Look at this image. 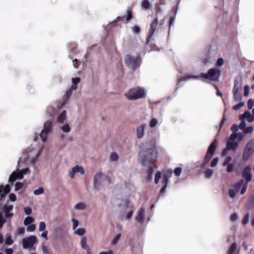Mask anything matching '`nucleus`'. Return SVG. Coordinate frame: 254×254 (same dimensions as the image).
<instances>
[{"instance_id": "56", "label": "nucleus", "mask_w": 254, "mask_h": 254, "mask_svg": "<svg viewBox=\"0 0 254 254\" xmlns=\"http://www.w3.org/2000/svg\"><path fill=\"white\" fill-rule=\"evenodd\" d=\"M24 212L26 215H30L32 213V209L30 207H25L24 209Z\"/></svg>"}, {"instance_id": "44", "label": "nucleus", "mask_w": 254, "mask_h": 254, "mask_svg": "<svg viewBox=\"0 0 254 254\" xmlns=\"http://www.w3.org/2000/svg\"><path fill=\"white\" fill-rule=\"evenodd\" d=\"M254 130V127H247L246 128L244 131V133L245 134H248V133H251Z\"/></svg>"}, {"instance_id": "51", "label": "nucleus", "mask_w": 254, "mask_h": 254, "mask_svg": "<svg viewBox=\"0 0 254 254\" xmlns=\"http://www.w3.org/2000/svg\"><path fill=\"white\" fill-rule=\"evenodd\" d=\"M238 134L236 132H233L230 136L229 140L231 141H235L237 138Z\"/></svg>"}, {"instance_id": "4", "label": "nucleus", "mask_w": 254, "mask_h": 254, "mask_svg": "<svg viewBox=\"0 0 254 254\" xmlns=\"http://www.w3.org/2000/svg\"><path fill=\"white\" fill-rule=\"evenodd\" d=\"M37 240V238L35 236H30L23 239V248L25 249L31 248L36 243Z\"/></svg>"}, {"instance_id": "59", "label": "nucleus", "mask_w": 254, "mask_h": 254, "mask_svg": "<svg viewBox=\"0 0 254 254\" xmlns=\"http://www.w3.org/2000/svg\"><path fill=\"white\" fill-rule=\"evenodd\" d=\"M232 160V158L230 156H227L224 162V163H223V165L224 166H226L227 164H230V162H231V161Z\"/></svg>"}, {"instance_id": "14", "label": "nucleus", "mask_w": 254, "mask_h": 254, "mask_svg": "<svg viewBox=\"0 0 254 254\" xmlns=\"http://www.w3.org/2000/svg\"><path fill=\"white\" fill-rule=\"evenodd\" d=\"M127 15L123 16H118L117 18V20H121L125 22L126 23H127L132 18V15L131 10L127 9Z\"/></svg>"}, {"instance_id": "23", "label": "nucleus", "mask_w": 254, "mask_h": 254, "mask_svg": "<svg viewBox=\"0 0 254 254\" xmlns=\"http://www.w3.org/2000/svg\"><path fill=\"white\" fill-rule=\"evenodd\" d=\"M244 184V181L243 179L240 180L238 182L235 184L233 186L236 192H238L242 186Z\"/></svg>"}, {"instance_id": "39", "label": "nucleus", "mask_w": 254, "mask_h": 254, "mask_svg": "<svg viewBox=\"0 0 254 254\" xmlns=\"http://www.w3.org/2000/svg\"><path fill=\"white\" fill-rule=\"evenodd\" d=\"M244 106V103L241 102L233 107L234 110H237Z\"/></svg>"}, {"instance_id": "48", "label": "nucleus", "mask_w": 254, "mask_h": 254, "mask_svg": "<svg viewBox=\"0 0 254 254\" xmlns=\"http://www.w3.org/2000/svg\"><path fill=\"white\" fill-rule=\"evenodd\" d=\"M72 221L73 223L72 228L73 230H74L77 227V226L79 224V222L77 220H76V219H74V218L72 219Z\"/></svg>"}, {"instance_id": "22", "label": "nucleus", "mask_w": 254, "mask_h": 254, "mask_svg": "<svg viewBox=\"0 0 254 254\" xmlns=\"http://www.w3.org/2000/svg\"><path fill=\"white\" fill-rule=\"evenodd\" d=\"M65 119H66V111H63L58 116L57 122L60 123H63Z\"/></svg>"}, {"instance_id": "19", "label": "nucleus", "mask_w": 254, "mask_h": 254, "mask_svg": "<svg viewBox=\"0 0 254 254\" xmlns=\"http://www.w3.org/2000/svg\"><path fill=\"white\" fill-rule=\"evenodd\" d=\"M238 143L235 141L228 140L227 143V147L228 150H234L237 148Z\"/></svg>"}, {"instance_id": "36", "label": "nucleus", "mask_w": 254, "mask_h": 254, "mask_svg": "<svg viewBox=\"0 0 254 254\" xmlns=\"http://www.w3.org/2000/svg\"><path fill=\"white\" fill-rule=\"evenodd\" d=\"M44 191V189L42 187H40L38 189L34 190V194L36 195H38L43 193Z\"/></svg>"}, {"instance_id": "30", "label": "nucleus", "mask_w": 254, "mask_h": 254, "mask_svg": "<svg viewBox=\"0 0 254 254\" xmlns=\"http://www.w3.org/2000/svg\"><path fill=\"white\" fill-rule=\"evenodd\" d=\"M237 249L236 243H233L230 247L228 254H234Z\"/></svg>"}, {"instance_id": "26", "label": "nucleus", "mask_w": 254, "mask_h": 254, "mask_svg": "<svg viewBox=\"0 0 254 254\" xmlns=\"http://www.w3.org/2000/svg\"><path fill=\"white\" fill-rule=\"evenodd\" d=\"M86 207V205L83 202H78L74 206V208L78 210H84Z\"/></svg>"}, {"instance_id": "47", "label": "nucleus", "mask_w": 254, "mask_h": 254, "mask_svg": "<svg viewBox=\"0 0 254 254\" xmlns=\"http://www.w3.org/2000/svg\"><path fill=\"white\" fill-rule=\"evenodd\" d=\"M62 129L64 132H68L70 131V127L68 124H65L62 127Z\"/></svg>"}, {"instance_id": "41", "label": "nucleus", "mask_w": 254, "mask_h": 254, "mask_svg": "<svg viewBox=\"0 0 254 254\" xmlns=\"http://www.w3.org/2000/svg\"><path fill=\"white\" fill-rule=\"evenodd\" d=\"M36 229V225L35 224H31L28 226L26 228V230L28 232H33Z\"/></svg>"}, {"instance_id": "33", "label": "nucleus", "mask_w": 254, "mask_h": 254, "mask_svg": "<svg viewBox=\"0 0 254 254\" xmlns=\"http://www.w3.org/2000/svg\"><path fill=\"white\" fill-rule=\"evenodd\" d=\"M121 236V234L120 233L116 235L113 238V239L111 241V244L112 245H116L120 240Z\"/></svg>"}, {"instance_id": "38", "label": "nucleus", "mask_w": 254, "mask_h": 254, "mask_svg": "<svg viewBox=\"0 0 254 254\" xmlns=\"http://www.w3.org/2000/svg\"><path fill=\"white\" fill-rule=\"evenodd\" d=\"M142 6L145 9H148L150 6V4L148 0H143L142 2Z\"/></svg>"}, {"instance_id": "24", "label": "nucleus", "mask_w": 254, "mask_h": 254, "mask_svg": "<svg viewBox=\"0 0 254 254\" xmlns=\"http://www.w3.org/2000/svg\"><path fill=\"white\" fill-rule=\"evenodd\" d=\"M86 243H87L86 237L85 236L82 237L81 239L80 244H81V247L83 249L85 250V249L89 248L88 246L87 245Z\"/></svg>"}, {"instance_id": "53", "label": "nucleus", "mask_w": 254, "mask_h": 254, "mask_svg": "<svg viewBox=\"0 0 254 254\" xmlns=\"http://www.w3.org/2000/svg\"><path fill=\"white\" fill-rule=\"evenodd\" d=\"M218 158L217 157H215L214 158L212 161H211V167H215L218 163Z\"/></svg>"}, {"instance_id": "2", "label": "nucleus", "mask_w": 254, "mask_h": 254, "mask_svg": "<svg viewBox=\"0 0 254 254\" xmlns=\"http://www.w3.org/2000/svg\"><path fill=\"white\" fill-rule=\"evenodd\" d=\"M157 157V153L153 148L149 149L146 154L141 160V163L142 165L145 166L149 162H152L156 160Z\"/></svg>"}, {"instance_id": "45", "label": "nucleus", "mask_w": 254, "mask_h": 254, "mask_svg": "<svg viewBox=\"0 0 254 254\" xmlns=\"http://www.w3.org/2000/svg\"><path fill=\"white\" fill-rule=\"evenodd\" d=\"M23 186V184L21 182H17L15 185V190H18L21 189Z\"/></svg>"}, {"instance_id": "10", "label": "nucleus", "mask_w": 254, "mask_h": 254, "mask_svg": "<svg viewBox=\"0 0 254 254\" xmlns=\"http://www.w3.org/2000/svg\"><path fill=\"white\" fill-rule=\"evenodd\" d=\"M125 60L126 64H140L141 62L139 56L133 57L129 54L126 56Z\"/></svg>"}, {"instance_id": "42", "label": "nucleus", "mask_w": 254, "mask_h": 254, "mask_svg": "<svg viewBox=\"0 0 254 254\" xmlns=\"http://www.w3.org/2000/svg\"><path fill=\"white\" fill-rule=\"evenodd\" d=\"M213 174V171L211 169H208L205 172V176L207 178H210Z\"/></svg>"}, {"instance_id": "29", "label": "nucleus", "mask_w": 254, "mask_h": 254, "mask_svg": "<svg viewBox=\"0 0 254 254\" xmlns=\"http://www.w3.org/2000/svg\"><path fill=\"white\" fill-rule=\"evenodd\" d=\"M73 169L75 171V173H77V172H79L81 175H83L84 174V169L81 166H79L78 165H76L73 167Z\"/></svg>"}, {"instance_id": "43", "label": "nucleus", "mask_w": 254, "mask_h": 254, "mask_svg": "<svg viewBox=\"0 0 254 254\" xmlns=\"http://www.w3.org/2000/svg\"><path fill=\"white\" fill-rule=\"evenodd\" d=\"M158 123V121L156 119L153 118L150 122V127H154Z\"/></svg>"}, {"instance_id": "27", "label": "nucleus", "mask_w": 254, "mask_h": 254, "mask_svg": "<svg viewBox=\"0 0 254 254\" xmlns=\"http://www.w3.org/2000/svg\"><path fill=\"white\" fill-rule=\"evenodd\" d=\"M245 147H248L249 150L253 153L254 151V140H251Z\"/></svg>"}, {"instance_id": "60", "label": "nucleus", "mask_w": 254, "mask_h": 254, "mask_svg": "<svg viewBox=\"0 0 254 254\" xmlns=\"http://www.w3.org/2000/svg\"><path fill=\"white\" fill-rule=\"evenodd\" d=\"M254 102L252 99H249L248 101L247 105L249 109H252L254 106Z\"/></svg>"}, {"instance_id": "40", "label": "nucleus", "mask_w": 254, "mask_h": 254, "mask_svg": "<svg viewBox=\"0 0 254 254\" xmlns=\"http://www.w3.org/2000/svg\"><path fill=\"white\" fill-rule=\"evenodd\" d=\"M131 29L134 34H138L140 31L139 27L136 25L132 27Z\"/></svg>"}, {"instance_id": "61", "label": "nucleus", "mask_w": 254, "mask_h": 254, "mask_svg": "<svg viewBox=\"0 0 254 254\" xmlns=\"http://www.w3.org/2000/svg\"><path fill=\"white\" fill-rule=\"evenodd\" d=\"M9 199L11 201H15L16 199V196L15 194L11 193L9 195Z\"/></svg>"}, {"instance_id": "16", "label": "nucleus", "mask_w": 254, "mask_h": 254, "mask_svg": "<svg viewBox=\"0 0 254 254\" xmlns=\"http://www.w3.org/2000/svg\"><path fill=\"white\" fill-rule=\"evenodd\" d=\"M145 126V124H142L140 126L137 127L136 134L137 137L138 139L142 138L144 135Z\"/></svg>"}, {"instance_id": "25", "label": "nucleus", "mask_w": 254, "mask_h": 254, "mask_svg": "<svg viewBox=\"0 0 254 254\" xmlns=\"http://www.w3.org/2000/svg\"><path fill=\"white\" fill-rule=\"evenodd\" d=\"M80 79L79 77L72 78V85L71 87L73 89H76L77 84L80 82Z\"/></svg>"}, {"instance_id": "18", "label": "nucleus", "mask_w": 254, "mask_h": 254, "mask_svg": "<svg viewBox=\"0 0 254 254\" xmlns=\"http://www.w3.org/2000/svg\"><path fill=\"white\" fill-rule=\"evenodd\" d=\"M157 166L156 165H154L153 167H152V166L149 167V171L148 172V177L147 178V180L149 182L151 181L153 179V172H154V169H157Z\"/></svg>"}, {"instance_id": "63", "label": "nucleus", "mask_w": 254, "mask_h": 254, "mask_svg": "<svg viewBox=\"0 0 254 254\" xmlns=\"http://www.w3.org/2000/svg\"><path fill=\"white\" fill-rule=\"evenodd\" d=\"M238 214L237 213H234L231 216V220L233 221H235L238 220Z\"/></svg>"}, {"instance_id": "55", "label": "nucleus", "mask_w": 254, "mask_h": 254, "mask_svg": "<svg viewBox=\"0 0 254 254\" xmlns=\"http://www.w3.org/2000/svg\"><path fill=\"white\" fill-rule=\"evenodd\" d=\"M133 213V211L132 210H130L128 211L126 215V219L129 220L132 216Z\"/></svg>"}, {"instance_id": "21", "label": "nucleus", "mask_w": 254, "mask_h": 254, "mask_svg": "<svg viewBox=\"0 0 254 254\" xmlns=\"http://www.w3.org/2000/svg\"><path fill=\"white\" fill-rule=\"evenodd\" d=\"M239 90L238 88H233V89L234 98L236 101H239L242 99V96L239 92Z\"/></svg>"}, {"instance_id": "54", "label": "nucleus", "mask_w": 254, "mask_h": 254, "mask_svg": "<svg viewBox=\"0 0 254 254\" xmlns=\"http://www.w3.org/2000/svg\"><path fill=\"white\" fill-rule=\"evenodd\" d=\"M249 220V214L248 213L246 214L243 220L242 223L243 224H247Z\"/></svg>"}, {"instance_id": "28", "label": "nucleus", "mask_w": 254, "mask_h": 254, "mask_svg": "<svg viewBox=\"0 0 254 254\" xmlns=\"http://www.w3.org/2000/svg\"><path fill=\"white\" fill-rule=\"evenodd\" d=\"M242 81L241 79L236 78L234 82V87L233 88H238L240 89L242 87Z\"/></svg>"}, {"instance_id": "20", "label": "nucleus", "mask_w": 254, "mask_h": 254, "mask_svg": "<svg viewBox=\"0 0 254 254\" xmlns=\"http://www.w3.org/2000/svg\"><path fill=\"white\" fill-rule=\"evenodd\" d=\"M248 147H245L243 154V159L245 161L248 160L251 157L252 152L249 150Z\"/></svg>"}, {"instance_id": "1", "label": "nucleus", "mask_w": 254, "mask_h": 254, "mask_svg": "<svg viewBox=\"0 0 254 254\" xmlns=\"http://www.w3.org/2000/svg\"><path fill=\"white\" fill-rule=\"evenodd\" d=\"M145 95L144 89L138 87L130 89L125 96L128 99L135 100L143 97Z\"/></svg>"}, {"instance_id": "49", "label": "nucleus", "mask_w": 254, "mask_h": 254, "mask_svg": "<svg viewBox=\"0 0 254 254\" xmlns=\"http://www.w3.org/2000/svg\"><path fill=\"white\" fill-rule=\"evenodd\" d=\"M248 183H244V184L243 185V188L240 191V193L241 194H244L246 192L247 187H248Z\"/></svg>"}, {"instance_id": "34", "label": "nucleus", "mask_w": 254, "mask_h": 254, "mask_svg": "<svg viewBox=\"0 0 254 254\" xmlns=\"http://www.w3.org/2000/svg\"><path fill=\"white\" fill-rule=\"evenodd\" d=\"M119 159V156H118V155L115 153V152H113L110 155V160L111 161H116L118 160Z\"/></svg>"}, {"instance_id": "31", "label": "nucleus", "mask_w": 254, "mask_h": 254, "mask_svg": "<svg viewBox=\"0 0 254 254\" xmlns=\"http://www.w3.org/2000/svg\"><path fill=\"white\" fill-rule=\"evenodd\" d=\"M34 221V219L31 216L26 217L24 220L25 225H28L32 223Z\"/></svg>"}, {"instance_id": "12", "label": "nucleus", "mask_w": 254, "mask_h": 254, "mask_svg": "<svg viewBox=\"0 0 254 254\" xmlns=\"http://www.w3.org/2000/svg\"><path fill=\"white\" fill-rule=\"evenodd\" d=\"M13 209V205L11 204H9L8 202H6V204L4 205L3 207V211L4 213L5 216L9 219H11L13 214L12 213H10V211Z\"/></svg>"}, {"instance_id": "7", "label": "nucleus", "mask_w": 254, "mask_h": 254, "mask_svg": "<svg viewBox=\"0 0 254 254\" xmlns=\"http://www.w3.org/2000/svg\"><path fill=\"white\" fill-rule=\"evenodd\" d=\"M158 25V18L155 17L150 25V28L149 30L147 37L146 38V43L148 44L152 38L154 32L156 30Z\"/></svg>"}, {"instance_id": "6", "label": "nucleus", "mask_w": 254, "mask_h": 254, "mask_svg": "<svg viewBox=\"0 0 254 254\" xmlns=\"http://www.w3.org/2000/svg\"><path fill=\"white\" fill-rule=\"evenodd\" d=\"M219 71L217 69L211 68L209 70L207 73L203 74L202 76L210 80H216L219 77Z\"/></svg>"}, {"instance_id": "37", "label": "nucleus", "mask_w": 254, "mask_h": 254, "mask_svg": "<svg viewBox=\"0 0 254 254\" xmlns=\"http://www.w3.org/2000/svg\"><path fill=\"white\" fill-rule=\"evenodd\" d=\"M46 224L44 222H40L39 226V230L40 232L45 231Z\"/></svg>"}, {"instance_id": "32", "label": "nucleus", "mask_w": 254, "mask_h": 254, "mask_svg": "<svg viewBox=\"0 0 254 254\" xmlns=\"http://www.w3.org/2000/svg\"><path fill=\"white\" fill-rule=\"evenodd\" d=\"M17 174L16 172H13L9 177V182H13L17 179Z\"/></svg>"}, {"instance_id": "50", "label": "nucleus", "mask_w": 254, "mask_h": 254, "mask_svg": "<svg viewBox=\"0 0 254 254\" xmlns=\"http://www.w3.org/2000/svg\"><path fill=\"white\" fill-rule=\"evenodd\" d=\"M42 252L44 254H51L49 252V249L45 245H42Z\"/></svg>"}, {"instance_id": "64", "label": "nucleus", "mask_w": 254, "mask_h": 254, "mask_svg": "<svg viewBox=\"0 0 254 254\" xmlns=\"http://www.w3.org/2000/svg\"><path fill=\"white\" fill-rule=\"evenodd\" d=\"M229 195L230 197L234 198L236 195V192L233 190H230L229 191Z\"/></svg>"}, {"instance_id": "58", "label": "nucleus", "mask_w": 254, "mask_h": 254, "mask_svg": "<svg viewBox=\"0 0 254 254\" xmlns=\"http://www.w3.org/2000/svg\"><path fill=\"white\" fill-rule=\"evenodd\" d=\"M74 90V89H72V87H70L68 90H67L65 93V96L67 98H69L70 96L71 95L73 90Z\"/></svg>"}, {"instance_id": "8", "label": "nucleus", "mask_w": 254, "mask_h": 254, "mask_svg": "<svg viewBox=\"0 0 254 254\" xmlns=\"http://www.w3.org/2000/svg\"><path fill=\"white\" fill-rule=\"evenodd\" d=\"M163 173L164 185L160 190V192H163L165 191L169 182V179L172 174V172L170 170L168 169L163 171Z\"/></svg>"}, {"instance_id": "13", "label": "nucleus", "mask_w": 254, "mask_h": 254, "mask_svg": "<svg viewBox=\"0 0 254 254\" xmlns=\"http://www.w3.org/2000/svg\"><path fill=\"white\" fill-rule=\"evenodd\" d=\"M10 188L9 185H6L4 187L3 185H0V200H2L5 195L10 192Z\"/></svg>"}, {"instance_id": "9", "label": "nucleus", "mask_w": 254, "mask_h": 254, "mask_svg": "<svg viewBox=\"0 0 254 254\" xmlns=\"http://www.w3.org/2000/svg\"><path fill=\"white\" fill-rule=\"evenodd\" d=\"M242 177L245 179V182L249 183L252 180V175L251 174V168L250 166H246L242 172Z\"/></svg>"}, {"instance_id": "17", "label": "nucleus", "mask_w": 254, "mask_h": 254, "mask_svg": "<svg viewBox=\"0 0 254 254\" xmlns=\"http://www.w3.org/2000/svg\"><path fill=\"white\" fill-rule=\"evenodd\" d=\"M244 119H247L248 121L250 123L253 122L254 120V118L249 111H246L244 114L241 116L240 120H242Z\"/></svg>"}, {"instance_id": "11", "label": "nucleus", "mask_w": 254, "mask_h": 254, "mask_svg": "<svg viewBox=\"0 0 254 254\" xmlns=\"http://www.w3.org/2000/svg\"><path fill=\"white\" fill-rule=\"evenodd\" d=\"M135 220L137 222L142 223L145 220V209L143 207H140L137 212L136 215L135 217Z\"/></svg>"}, {"instance_id": "5", "label": "nucleus", "mask_w": 254, "mask_h": 254, "mask_svg": "<svg viewBox=\"0 0 254 254\" xmlns=\"http://www.w3.org/2000/svg\"><path fill=\"white\" fill-rule=\"evenodd\" d=\"M52 126V122L48 121L45 123L44 125V128L42 129L40 136L43 142L47 140L48 133L51 131Z\"/></svg>"}, {"instance_id": "35", "label": "nucleus", "mask_w": 254, "mask_h": 254, "mask_svg": "<svg viewBox=\"0 0 254 254\" xmlns=\"http://www.w3.org/2000/svg\"><path fill=\"white\" fill-rule=\"evenodd\" d=\"M74 233L79 236H82L85 233V229L84 228H78L75 231Z\"/></svg>"}, {"instance_id": "52", "label": "nucleus", "mask_w": 254, "mask_h": 254, "mask_svg": "<svg viewBox=\"0 0 254 254\" xmlns=\"http://www.w3.org/2000/svg\"><path fill=\"white\" fill-rule=\"evenodd\" d=\"M182 172V168L180 167L176 168L174 170V174L176 176H179Z\"/></svg>"}, {"instance_id": "57", "label": "nucleus", "mask_w": 254, "mask_h": 254, "mask_svg": "<svg viewBox=\"0 0 254 254\" xmlns=\"http://www.w3.org/2000/svg\"><path fill=\"white\" fill-rule=\"evenodd\" d=\"M226 166H227V169H226L228 173L231 172L233 171V168H234L233 164L231 163L230 164H227Z\"/></svg>"}, {"instance_id": "15", "label": "nucleus", "mask_w": 254, "mask_h": 254, "mask_svg": "<svg viewBox=\"0 0 254 254\" xmlns=\"http://www.w3.org/2000/svg\"><path fill=\"white\" fill-rule=\"evenodd\" d=\"M102 177V173H98L96 174L94 177V187L95 189L99 190V187L101 185V182L100 181Z\"/></svg>"}, {"instance_id": "46", "label": "nucleus", "mask_w": 254, "mask_h": 254, "mask_svg": "<svg viewBox=\"0 0 254 254\" xmlns=\"http://www.w3.org/2000/svg\"><path fill=\"white\" fill-rule=\"evenodd\" d=\"M5 243L7 245H11L13 244V241L12 240L11 236H9L6 238Z\"/></svg>"}, {"instance_id": "3", "label": "nucleus", "mask_w": 254, "mask_h": 254, "mask_svg": "<svg viewBox=\"0 0 254 254\" xmlns=\"http://www.w3.org/2000/svg\"><path fill=\"white\" fill-rule=\"evenodd\" d=\"M217 143V140L215 139L209 146L206 154L204 158V162L205 163H208L212 158V156L216 150Z\"/></svg>"}, {"instance_id": "62", "label": "nucleus", "mask_w": 254, "mask_h": 254, "mask_svg": "<svg viewBox=\"0 0 254 254\" xmlns=\"http://www.w3.org/2000/svg\"><path fill=\"white\" fill-rule=\"evenodd\" d=\"M249 90H250V88H249V86L248 85H245V87H244V96H247L249 94Z\"/></svg>"}]
</instances>
